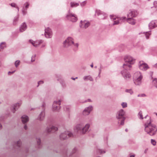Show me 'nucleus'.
<instances>
[{"mask_svg":"<svg viewBox=\"0 0 157 157\" xmlns=\"http://www.w3.org/2000/svg\"><path fill=\"white\" fill-rule=\"evenodd\" d=\"M149 120V122H147L145 124V130L149 135L153 136L156 134L157 129L155 125L151 123L150 118Z\"/></svg>","mask_w":157,"mask_h":157,"instance_id":"f257e3e1","label":"nucleus"},{"mask_svg":"<svg viewBox=\"0 0 157 157\" xmlns=\"http://www.w3.org/2000/svg\"><path fill=\"white\" fill-rule=\"evenodd\" d=\"M125 63L123 65V68L125 69L130 70L131 68L132 64L135 62V59L130 56H126L124 58Z\"/></svg>","mask_w":157,"mask_h":157,"instance_id":"f03ea898","label":"nucleus"},{"mask_svg":"<svg viewBox=\"0 0 157 157\" xmlns=\"http://www.w3.org/2000/svg\"><path fill=\"white\" fill-rule=\"evenodd\" d=\"M137 14V11L135 10H130L127 14L128 17L127 21L128 22L132 25H134L135 23V21L132 18L136 16Z\"/></svg>","mask_w":157,"mask_h":157,"instance_id":"7ed1b4c3","label":"nucleus"},{"mask_svg":"<svg viewBox=\"0 0 157 157\" xmlns=\"http://www.w3.org/2000/svg\"><path fill=\"white\" fill-rule=\"evenodd\" d=\"M124 112L123 109H121L117 113V118L119 119L118 123L121 125L124 124V121L125 120V118L124 117Z\"/></svg>","mask_w":157,"mask_h":157,"instance_id":"20e7f679","label":"nucleus"},{"mask_svg":"<svg viewBox=\"0 0 157 157\" xmlns=\"http://www.w3.org/2000/svg\"><path fill=\"white\" fill-rule=\"evenodd\" d=\"M133 78L134 83L136 85H139L141 83L142 76L140 72L137 71L134 73Z\"/></svg>","mask_w":157,"mask_h":157,"instance_id":"39448f33","label":"nucleus"},{"mask_svg":"<svg viewBox=\"0 0 157 157\" xmlns=\"http://www.w3.org/2000/svg\"><path fill=\"white\" fill-rule=\"evenodd\" d=\"M111 19L113 21L114 23L113 25H117L119 23L121 22L126 17H124L120 18L117 17L115 15H110Z\"/></svg>","mask_w":157,"mask_h":157,"instance_id":"423d86ee","label":"nucleus"},{"mask_svg":"<svg viewBox=\"0 0 157 157\" xmlns=\"http://www.w3.org/2000/svg\"><path fill=\"white\" fill-rule=\"evenodd\" d=\"M138 67L140 70L143 71H146L149 68L147 64L143 61H140L139 62Z\"/></svg>","mask_w":157,"mask_h":157,"instance_id":"0eeeda50","label":"nucleus"},{"mask_svg":"<svg viewBox=\"0 0 157 157\" xmlns=\"http://www.w3.org/2000/svg\"><path fill=\"white\" fill-rule=\"evenodd\" d=\"M67 135L68 137H70L72 136V134L70 132L67 131L65 132V133H61L60 136V137L61 140H64L67 138Z\"/></svg>","mask_w":157,"mask_h":157,"instance_id":"6e6552de","label":"nucleus"},{"mask_svg":"<svg viewBox=\"0 0 157 157\" xmlns=\"http://www.w3.org/2000/svg\"><path fill=\"white\" fill-rule=\"evenodd\" d=\"M67 17L68 19L73 22H75L77 20V17L76 15L72 13H69L67 14Z\"/></svg>","mask_w":157,"mask_h":157,"instance_id":"1a4fd4ad","label":"nucleus"},{"mask_svg":"<svg viewBox=\"0 0 157 157\" xmlns=\"http://www.w3.org/2000/svg\"><path fill=\"white\" fill-rule=\"evenodd\" d=\"M74 44V41L73 39L70 37L67 38L64 42V45L65 47H67L69 45Z\"/></svg>","mask_w":157,"mask_h":157,"instance_id":"9d476101","label":"nucleus"},{"mask_svg":"<svg viewBox=\"0 0 157 157\" xmlns=\"http://www.w3.org/2000/svg\"><path fill=\"white\" fill-rule=\"evenodd\" d=\"M45 35L47 38H50L52 37V32L51 29L49 28H47L45 29Z\"/></svg>","mask_w":157,"mask_h":157,"instance_id":"9b49d317","label":"nucleus"},{"mask_svg":"<svg viewBox=\"0 0 157 157\" xmlns=\"http://www.w3.org/2000/svg\"><path fill=\"white\" fill-rule=\"evenodd\" d=\"M90 25V23L87 21H81L80 23V26L82 28H86L88 27Z\"/></svg>","mask_w":157,"mask_h":157,"instance_id":"f8f14e48","label":"nucleus"},{"mask_svg":"<svg viewBox=\"0 0 157 157\" xmlns=\"http://www.w3.org/2000/svg\"><path fill=\"white\" fill-rule=\"evenodd\" d=\"M61 101L60 100L58 101H54L53 105V109L54 110H57L59 109V106L60 104Z\"/></svg>","mask_w":157,"mask_h":157,"instance_id":"ddd939ff","label":"nucleus"},{"mask_svg":"<svg viewBox=\"0 0 157 157\" xmlns=\"http://www.w3.org/2000/svg\"><path fill=\"white\" fill-rule=\"evenodd\" d=\"M92 110V107L90 106L86 108L83 112V114L84 115H87L89 114L90 112Z\"/></svg>","mask_w":157,"mask_h":157,"instance_id":"4468645a","label":"nucleus"},{"mask_svg":"<svg viewBox=\"0 0 157 157\" xmlns=\"http://www.w3.org/2000/svg\"><path fill=\"white\" fill-rule=\"evenodd\" d=\"M83 127V125L82 124L77 125L75 127L74 130L75 131L78 132L80 131L82 133V130Z\"/></svg>","mask_w":157,"mask_h":157,"instance_id":"2eb2a0df","label":"nucleus"},{"mask_svg":"<svg viewBox=\"0 0 157 157\" xmlns=\"http://www.w3.org/2000/svg\"><path fill=\"white\" fill-rule=\"evenodd\" d=\"M29 41L34 46L36 47H37L42 42L41 40H37L35 41H34L32 40H29Z\"/></svg>","mask_w":157,"mask_h":157,"instance_id":"dca6fc26","label":"nucleus"},{"mask_svg":"<svg viewBox=\"0 0 157 157\" xmlns=\"http://www.w3.org/2000/svg\"><path fill=\"white\" fill-rule=\"evenodd\" d=\"M58 130V128L54 126H52L49 128H48L47 129V131L48 132H54Z\"/></svg>","mask_w":157,"mask_h":157,"instance_id":"f3484780","label":"nucleus"},{"mask_svg":"<svg viewBox=\"0 0 157 157\" xmlns=\"http://www.w3.org/2000/svg\"><path fill=\"white\" fill-rule=\"evenodd\" d=\"M149 25L150 28L151 29H152L157 26V21H151L149 23Z\"/></svg>","mask_w":157,"mask_h":157,"instance_id":"a211bd4d","label":"nucleus"},{"mask_svg":"<svg viewBox=\"0 0 157 157\" xmlns=\"http://www.w3.org/2000/svg\"><path fill=\"white\" fill-rule=\"evenodd\" d=\"M21 121L23 123H26L29 121V118L26 115H23L21 117Z\"/></svg>","mask_w":157,"mask_h":157,"instance_id":"6ab92c4d","label":"nucleus"},{"mask_svg":"<svg viewBox=\"0 0 157 157\" xmlns=\"http://www.w3.org/2000/svg\"><path fill=\"white\" fill-rule=\"evenodd\" d=\"M89 125L88 124L86 125L85 127L83 126L82 130V133L84 134L87 132L89 128Z\"/></svg>","mask_w":157,"mask_h":157,"instance_id":"aec40b11","label":"nucleus"},{"mask_svg":"<svg viewBox=\"0 0 157 157\" xmlns=\"http://www.w3.org/2000/svg\"><path fill=\"white\" fill-rule=\"evenodd\" d=\"M27 28V26L25 23H23L21 25L20 28V30L21 32H22L25 31Z\"/></svg>","mask_w":157,"mask_h":157,"instance_id":"412c9836","label":"nucleus"},{"mask_svg":"<svg viewBox=\"0 0 157 157\" xmlns=\"http://www.w3.org/2000/svg\"><path fill=\"white\" fill-rule=\"evenodd\" d=\"M6 47V44L5 42H2L0 44V51L1 49H3Z\"/></svg>","mask_w":157,"mask_h":157,"instance_id":"4be33fe9","label":"nucleus"},{"mask_svg":"<svg viewBox=\"0 0 157 157\" xmlns=\"http://www.w3.org/2000/svg\"><path fill=\"white\" fill-rule=\"evenodd\" d=\"M71 6V7H76L79 6V4L78 3L75 2H71L70 3Z\"/></svg>","mask_w":157,"mask_h":157,"instance_id":"5701e85b","label":"nucleus"},{"mask_svg":"<svg viewBox=\"0 0 157 157\" xmlns=\"http://www.w3.org/2000/svg\"><path fill=\"white\" fill-rule=\"evenodd\" d=\"M45 115V113L44 112H42L39 116V119L40 120H42L44 118Z\"/></svg>","mask_w":157,"mask_h":157,"instance_id":"b1692460","label":"nucleus"},{"mask_svg":"<svg viewBox=\"0 0 157 157\" xmlns=\"http://www.w3.org/2000/svg\"><path fill=\"white\" fill-rule=\"evenodd\" d=\"M84 80H89L90 81L92 80V78L90 76H87L85 77L84 78Z\"/></svg>","mask_w":157,"mask_h":157,"instance_id":"393cba45","label":"nucleus"},{"mask_svg":"<svg viewBox=\"0 0 157 157\" xmlns=\"http://www.w3.org/2000/svg\"><path fill=\"white\" fill-rule=\"evenodd\" d=\"M10 5L12 7H13L15 8L17 10V11H18V8L17 7V5H16V4L15 3H12L11 4H10Z\"/></svg>","mask_w":157,"mask_h":157,"instance_id":"a878e982","label":"nucleus"},{"mask_svg":"<svg viewBox=\"0 0 157 157\" xmlns=\"http://www.w3.org/2000/svg\"><path fill=\"white\" fill-rule=\"evenodd\" d=\"M24 5L25 6V7L24 8V10H26L29 6V4L28 2H26L24 4Z\"/></svg>","mask_w":157,"mask_h":157,"instance_id":"bb28decb","label":"nucleus"},{"mask_svg":"<svg viewBox=\"0 0 157 157\" xmlns=\"http://www.w3.org/2000/svg\"><path fill=\"white\" fill-rule=\"evenodd\" d=\"M16 105H14L13 107V113H14L15 112V111H14V110H15L16 109V107L17 106H19L20 105L19 104H16Z\"/></svg>","mask_w":157,"mask_h":157,"instance_id":"cd10ccee","label":"nucleus"},{"mask_svg":"<svg viewBox=\"0 0 157 157\" xmlns=\"http://www.w3.org/2000/svg\"><path fill=\"white\" fill-rule=\"evenodd\" d=\"M151 144L154 146L156 144V142L153 139L151 140Z\"/></svg>","mask_w":157,"mask_h":157,"instance_id":"c85d7f7f","label":"nucleus"},{"mask_svg":"<svg viewBox=\"0 0 157 157\" xmlns=\"http://www.w3.org/2000/svg\"><path fill=\"white\" fill-rule=\"evenodd\" d=\"M121 105L123 108H125L127 106V104L126 103L123 102L121 104Z\"/></svg>","mask_w":157,"mask_h":157,"instance_id":"c756f323","label":"nucleus"},{"mask_svg":"<svg viewBox=\"0 0 157 157\" xmlns=\"http://www.w3.org/2000/svg\"><path fill=\"white\" fill-rule=\"evenodd\" d=\"M139 116L140 118L141 119H143V117L142 113L141 112H140L139 113Z\"/></svg>","mask_w":157,"mask_h":157,"instance_id":"7c9ffc66","label":"nucleus"},{"mask_svg":"<svg viewBox=\"0 0 157 157\" xmlns=\"http://www.w3.org/2000/svg\"><path fill=\"white\" fill-rule=\"evenodd\" d=\"M150 35V33L149 32H147L145 33L146 37L147 39L148 38V36Z\"/></svg>","mask_w":157,"mask_h":157,"instance_id":"2f4dec72","label":"nucleus"},{"mask_svg":"<svg viewBox=\"0 0 157 157\" xmlns=\"http://www.w3.org/2000/svg\"><path fill=\"white\" fill-rule=\"evenodd\" d=\"M20 61H16L15 62V65L16 67H17L19 64Z\"/></svg>","mask_w":157,"mask_h":157,"instance_id":"473e14b6","label":"nucleus"},{"mask_svg":"<svg viewBox=\"0 0 157 157\" xmlns=\"http://www.w3.org/2000/svg\"><path fill=\"white\" fill-rule=\"evenodd\" d=\"M145 96H146V95H145L144 94H139L138 95V97H145Z\"/></svg>","mask_w":157,"mask_h":157,"instance_id":"72a5a7b5","label":"nucleus"},{"mask_svg":"<svg viewBox=\"0 0 157 157\" xmlns=\"http://www.w3.org/2000/svg\"><path fill=\"white\" fill-rule=\"evenodd\" d=\"M131 77V75H130L129 74V73H127L126 74V75H125V77L127 78H130V77Z\"/></svg>","mask_w":157,"mask_h":157,"instance_id":"f704fd0d","label":"nucleus"},{"mask_svg":"<svg viewBox=\"0 0 157 157\" xmlns=\"http://www.w3.org/2000/svg\"><path fill=\"white\" fill-rule=\"evenodd\" d=\"M86 4V1H84L81 4V6H84Z\"/></svg>","mask_w":157,"mask_h":157,"instance_id":"c9c22d12","label":"nucleus"},{"mask_svg":"<svg viewBox=\"0 0 157 157\" xmlns=\"http://www.w3.org/2000/svg\"><path fill=\"white\" fill-rule=\"evenodd\" d=\"M17 144L18 146L20 147V145L21 144L20 141H17Z\"/></svg>","mask_w":157,"mask_h":157,"instance_id":"e433bc0d","label":"nucleus"},{"mask_svg":"<svg viewBox=\"0 0 157 157\" xmlns=\"http://www.w3.org/2000/svg\"><path fill=\"white\" fill-rule=\"evenodd\" d=\"M154 4L155 7L157 8V1H155Z\"/></svg>","mask_w":157,"mask_h":157,"instance_id":"4c0bfd02","label":"nucleus"},{"mask_svg":"<svg viewBox=\"0 0 157 157\" xmlns=\"http://www.w3.org/2000/svg\"><path fill=\"white\" fill-rule=\"evenodd\" d=\"M126 92L130 93L131 94H132L133 93V92L131 90H126Z\"/></svg>","mask_w":157,"mask_h":157,"instance_id":"58836bf2","label":"nucleus"},{"mask_svg":"<svg viewBox=\"0 0 157 157\" xmlns=\"http://www.w3.org/2000/svg\"><path fill=\"white\" fill-rule=\"evenodd\" d=\"M35 56H33L32 58V60H31V61L32 62H33L35 60Z\"/></svg>","mask_w":157,"mask_h":157,"instance_id":"ea45409f","label":"nucleus"},{"mask_svg":"<svg viewBox=\"0 0 157 157\" xmlns=\"http://www.w3.org/2000/svg\"><path fill=\"white\" fill-rule=\"evenodd\" d=\"M43 82L42 81H40L38 82V84L39 85L40 84L43 83Z\"/></svg>","mask_w":157,"mask_h":157,"instance_id":"a19ab883","label":"nucleus"},{"mask_svg":"<svg viewBox=\"0 0 157 157\" xmlns=\"http://www.w3.org/2000/svg\"><path fill=\"white\" fill-rule=\"evenodd\" d=\"M100 153H105V152L104 151H102L101 150H100Z\"/></svg>","mask_w":157,"mask_h":157,"instance_id":"79ce46f5","label":"nucleus"},{"mask_svg":"<svg viewBox=\"0 0 157 157\" xmlns=\"http://www.w3.org/2000/svg\"><path fill=\"white\" fill-rule=\"evenodd\" d=\"M40 139H38V141H37V143L38 144H39V143H40Z\"/></svg>","mask_w":157,"mask_h":157,"instance_id":"37998d69","label":"nucleus"},{"mask_svg":"<svg viewBox=\"0 0 157 157\" xmlns=\"http://www.w3.org/2000/svg\"><path fill=\"white\" fill-rule=\"evenodd\" d=\"M18 18L17 17H16V18H15L14 19V21H17L18 20Z\"/></svg>","mask_w":157,"mask_h":157,"instance_id":"c03bdc74","label":"nucleus"},{"mask_svg":"<svg viewBox=\"0 0 157 157\" xmlns=\"http://www.w3.org/2000/svg\"><path fill=\"white\" fill-rule=\"evenodd\" d=\"M24 128L25 130L27 129V126H26V125H25V126H24Z\"/></svg>","mask_w":157,"mask_h":157,"instance_id":"a18cd8bd","label":"nucleus"},{"mask_svg":"<svg viewBox=\"0 0 157 157\" xmlns=\"http://www.w3.org/2000/svg\"><path fill=\"white\" fill-rule=\"evenodd\" d=\"M154 67L155 68H157V63H156L154 66Z\"/></svg>","mask_w":157,"mask_h":157,"instance_id":"49530a36","label":"nucleus"},{"mask_svg":"<svg viewBox=\"0 0 157 157\" xmlns=\"http://www.w3.org/2000/svg\"><path fill=\"white\" fill-rule=\"evenodd\" d=\"M2 128V126L0 123V130Z\"/></svg>","mask_w":157,"mask_h":157,"instance_id":"de8ad7c7","label":"nucleus"},{"mask_svg":"<svg viewBox=\"0 0 157 157\" xmlns=\"http://www.w3.org/2000/svg\"><path fill=\"white\" fill-rule=\"evenodd\" d=\"M75 45L77 47H78V44H75Z\"/></svg>","mask_w":157,"mask_h":157,"instance_id":"09e8293b","label":"nucleus"},{"mask_svg":"<svg viewBox=\"0 0 157 157\" xmlns=\"http://www.w3.org/2000/svg\"><path fill=\"white\" fill-rule=\"evenodd\" d=\"M23 13L24 14H25V13H26V12H25V11H23Z\"/></svg>","mask_w":157,"mask_h":157,"instance_id":"8fccbe9b","label":"nucleus"},{"mask_svg":"<svg viewBox=\"0 0 157 157\" xmlns=\"http://www.w3.org/2000/svg\"><path fill=\"white\" fill-rule=\"evenodd\" d=\"M130 157H134V155H131L130 156Z\"/></svg>","mask_w":157,"mask_h":157,"instance_id":"3c124183","label":"nucleus"},{"mask_svg":"<svg viewBox=\"0 0 157 157\" xmlns=\"http://www.w3.org/2000/svg\"><path fill=\"white\" fill-rule=\"evenodd\" d=\"M91 67H93V64H92L91 65Z\"/></svg>","mask_w":157,"mask_h":157,"instance_id":"603ef678","label":"nucleus"},{"mask_svg":"<svg viewBox=\"0 0 157 157\" xmlns=\"http://www.w3.org/2000/svg\"><path fill=\"white\" fill-rule=\"evenodd\" d=\"M8 75H9L10 74V71H9L8 72Z\"/></svg>","mask_w":157,"mask_h":157,"instance_id":"864d4df0","label":"nucleus"},{"mask_svg":"<svg viewBox=\"0 0 157 157\" xmlns=\"http://www.w3.org/2000/svg\"><path fill=\"white\" fill-rule=\"evenodd\" d=\"M72 79L74 80H75V78H72Z\"/></svg>","mask_w":157,"mask_h":157,"instance_id":"5fc2aeb1","label":"nucleus"},{"mask_svg":"<svg viewBox=\"0 0 157 157\" xmlns=\"http://www.w3.org/2000/svg\"><path fill=\"white\" fill-rule=\"evenodd\" d=\"M130 22H132V21H130Z\"/></svg>","mask_w":157,"mask_h":157,"instance_id":"6e6d98bb","label":"nucleus"},{"mask_svg":"<svg viewBox=\"0 0 157 157\" xmlns=\"http://www.w3.org/2000/svg\"><path fill=\"white\" fill-rule=\"evenodd\" d=\"M150 0H148V1H149Z\"/></svg>","mask_w":157,"mask_h":157,"instance_id":"4d7b16f0","label":"nucleus"}]
</instances>
